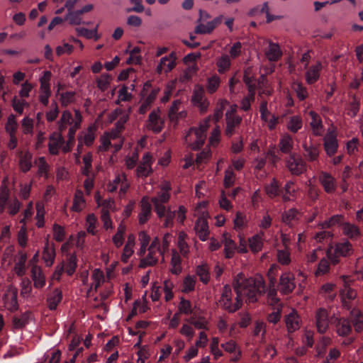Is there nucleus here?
<instances>
[{
	"instance_id": "f257e3e1",
	"label": "nucleus",
	"mask_w": 363,
	"mask_h": 363,
	"mask_svg": "<svg viewBox=\"0 0 363 363\" xmlns=\"http://www.w3.org/2000/svg\"><path fill=\"white\" fill-rule=\"evenodd\" d=\"M233 285L236 297L233 299L232 290L229 286L225 285L219 299L220 306L229 313H234L241 307L242 296H246L250 303H254L265 289L264 278L260 275L245 278L242 273H239L234 278Z\"/></svg>"
},
{
	"instance_id": "f03ea898",
	"label": "nucleus",
	"mask_w": 363,
	"mask_h": 363,
	"mask_svg": "<svg viewBox=\"0 0 363 363\" xmlns=\"http://www.w3.org/2000/svg\"><path fill=\"white\" fill-rule=\"evenodd\" d=\"M210 118L203 120L199 128H191L185 135V143L192 149L197 150L204 143L207 131L209 127Z\"/></svg>"
},
{
	"instance_id": "7ed1b4c3",
	"label": "nucleus",
	"mask_w": 363,
	"mask_h": 363,
	"mask_svg": "<svg viewBox=\"0 0 363 363\" xmlns=\"http://www.w3.org/2000/svg\"><path fill=\"white\" fill-rule=\"evenodd\" d=\"M82 122V115L78 110H74V114L72 115L69 111H63L61 118L58 123L59 130L62 132L67 126H69L68 135L72 139L74 138L77 129L79 127Z\"/></svg>"
},
{
	"instance_id": "20e7f679",
	"label": "nucleus",
	"mask_w": 363,
	"mask_h": 363,
	"mask_svg": "<svg viewBox=\"0 0 363 363\" xmlns=\"http://www.w3.org/2000/svg\"><path fill=\"white\" fill-rule=\"evenodd\" d=\"M170 184L167 182H164L161 185L160 190L157 193V195L151 199V201L155 207V211L160 218L164 217L166 214L167 209L164 204L168 202L170 199Z\"/></svg>"
},
{
	"instance_id": "39448f33",
	"label": "nucleus",
	"mask_w": 363,
	"mask_h": 363,
	"mask_svg": "<svg viewBox=\"0 0 363 363\" xmlns=\"http://www.w3.org/2000/svg\"><path fill=\"white\" fill-rule=\"evenodd\" d=\"M353 252L352 244L347 240H344L335 244L334 247L328 248L327 257L333 264H336L340 262V257H350L353 254Z\"/></svg>"
},
{
	"instance_id": "423d86ee",
	"label": "nucleus",
	"mask_w": 363,
	"mask_h": 363,
	"mask_svg": "<svg viewBox=\"0 0 363 363\" xmlns=\"http://www.w3.org/2000/svg\"><path fill=\"white\" fill-rule=\"evenodd\" d=\"M162 254L163 252L160 248L159 239L155 238L147 248V254L143 255V257L140 259V267L144 268L155 265L157 262L159 256Z\"/></svg>"
},
{
	"instance_id": "0eeeda50",
	"label": "nucleus",
	"mask_w": 363,
	"mask_h": 363,
	"mask_svg": "<svg viewBox=\"0 0 363 363\" xmlns=\"http://www.w3.org/2000/svg\"><path fill=\"white\" fill-rule=\"evenodd\" d=\"M199 14L200 18L198 21V25L195 28V33L198 34L211 33L216 28V25L221 23L223 18L220 16L214 18L213 21H206L209 18L208 13L203 11H200Z\"/></svg>"
},
{
	"instance_id": "6e6552de",
	"label": "nucleus",
	"mask_w": 363,
	"mask_h": 363,
	"mask_svg": "<svg viewBox=\"0 0 363 363\" xmlns=\"http://www.w3.org/2000/svg\"><path fill=\"white\" fill-rule=\"evenodd\" d=\"M52 74L50 71H45L40 77L39 101L43 105L47 106L49 102V97L51 95L50 79Z\"/></svg>"
},
{
	"instance_id": "1a4fd4ad",
	"label": "nucleus",
	"mask_w": 363,
	"mask_h": 363,
	"mask_svg": "<svg viewBox=\"0 0 363 363\" xmlns=\"http://www.w3.org/2000/svg\"><path fill=\"white\" fill-rule=\"evenodd\" d=\"M236 110L237 105L233 104L230 106L225 113V134L228 136H231L235 133V129L242 121L241 117L235 114Z\"/></svg>"
},
{
	"instance_id": "9d476101",
	"label": "nucleus",
	"mask_w": 363,
	"mask_h": 363,
	"mask_svg": "<svg viewBox=\"0 0 363 363\" xmlns=\"http://www.w3.org/2000/svg\"><path fill=\"white\" fill-rule=\"evenodd\" d=\"M191 102L201 113H204L208 110L210 103L204 96V89L201 86H195L191 96Z\"/></svg>"
},
{
	"instance_id": "9b49d317",
	"label": "nucleus",
	"mask_w": 363,
	"mask_h": 363,
	"mask_svg": "<svg viewBox=\"0 0 363 363\" xmlns=\"http://www.w3.org/2000/svg\"><path fill=\"white\" fill-rule=\"evenodd\" d=\"M187 209L184 206H179L177 211H172L170 208H168L165 214V220L164 225L167 228L173 225V218L176 217L177 220L180 224H184L186 218Z\"/></svg>"
},
{
	"instance_id": "f8f14e48",
	"label": "nucleus",
	"mask_w": 363,
	"mask_h": 363,
	"mask_svg": "<svg viewBox=\"0 0 363 363\" xmlns=\"http://www.w3.org/2000/svg\"><path fill=\"white\" fill-rule=\"evenodd\" d=\"M286 165L294 175H299L306 171V164L299 156L291 155L286 160Z\"/></svg>"
},
{
	"instance_id": "ddd939ff",
	"label": "nucleus",
	"mask_w": 363,
	"mask_h": 363,
	"mask_svg": "<svg viewBox=\"0 0 363 363\" xmlns=\"http://www.w3.org/2000/svg\"><path fill=\"white\" fill-rule=\"evenodd\" d=\"M164 127V120L160 109L153 110L146 122V128L154 133H159Z\"/></svg>"
},
{
	"instance_id": "4468645a",
	"label": "nucleus",
	"mask_w": 363,
	"mask_h": 363,
	"mask_svg": "<svg viewBox=\"0 0 363 363\" xmlns=\"http://www.w3.org/2000/svg\"><path fill=\"white\" fill-rule=\"evenodd\" d=\"M17 294L18 290L16 288L12 286L8 287L3 298L5 309L9 311H14L18 308Z\"/></svg>"
},
{
	"instance_id": "2eb2a0df",
	"label": "nucleus",
	"mask_w": 363,
	"mask_h": 363,
	"mask_svg": "<svg viewBox=\"0 0 363 363\" xmlns=\"http://www.w3.org/2000/svg\"><path fill=\"white\" fill-rule=\"evenodd\" d=\"M176 66V56L174 52L168 56L162 57L156 67V72L159 74L170 72Z\"/></svg>"
},
{
	"instance_id": "dca6fc26",
	"label": "nucleus",
	"mask_w": 363,
	"mask_h": 363,
	"mask_svg": "<svg viewBox=\"0 0 363 363\" xmlns=\"http://www.w3.org/2000/svg\"><path fill=\"white\" fill-rule=\"evenodd\" d=\"M296 284L294 275L290 272L281 274L279 279V290L284 294H288L293 291Z\"/></svg>"
},
{
	"instance_id": "f3484780",
	"label": "nucleus",
	"mask_w": 363,
	"mask_h": 363,
	"mask_svg": "<svg viewBox=\"0 0 363 363\" xmlns=\"http://www.w3.org/2000/svg\"><path fill=\"white\" fill-rule=\"evenodd\" d=\"M247 71H245L244 75V81L248 86L249 94L241 101V108L244 111H248L250 108L251 102L255 99V84L250 77L247 75Z\"/></svg>"
},
{
	"instance_id": "a211bd4d",
	"label": "nucleus",
	"mask_w": 363,
	"mask_h": 363,
	"mask_svg": "<svg viewBox=\"0 0 363 363\" xmlns=\"http://www.w3.org/2000/svg\"><path fill=\"white\" fill-rule=\"evenodd\" d=\"M152 155L147 152L143 155L142 161L136 169L137 176L139 177H147L152 172Z\"/></svg>"
},
{
	"instance_id": "6ab92c4d",
	"label": "nucleus",
	"mask_w": 363,
	"mask_h": 363,
	"mask_svg": "<svg viewBox=\"0 0 363 363\" xmlns=\"http://www.w3.org/2000/svg\"><path fill=\"white\" fill-rule=\"evenodd\" d=\"M285 325L288 333H294L298 330L301 326V318L294 309H291V311L285 315L284 318Z\"/></svg>"
},
{
	"instance_id": "aec40b11",
	"label": "nucleus",
	"mask_w": 363,
	"mask_h": 363,
	"mask_svg": "<svg viewBox=\"0 0 363 363\" xmlns=\"http://www.w3.org/2000/svg\"><path fill=\"white\" fill-rule=\"evenodd\" d=\"M208 218H198L194 225V231L201 241H206L210 234Z\"/></svg>"
},
{
	"instance_id": "412c9836",
	"label": "nucleus",
	"mask_w": 363,
	"mask_h": 363,
	"mask_svg": "<svg viewBox=\"0 0 363 363\" xmlns=\"http://www.w3.org/2000/svg\"><path fill=\"white\" fill-rule=\"evenodd\" d=\"M324 147L329 156L334 155L337 150V141L335 132L333 129H328L324 138Z\"/></svg>"
},
{
	"instance_id": "4be33fe9",
	"label": "nucleus",
	"mask_w": 363,
	"mask_h": 363,
	"mask_svg": "<svg viewBox=\"0 0 363 363\" xmlns=\"http://www.w3.org/2000/svg\"><path fill=\"white\" fill-rule=\"evenodd\" d=\"M317 330L320 333H324L328 328V314L325 309L320 308L315 314Z\"/></svg>"
},
{
	"instance_id": "5701e85b",
	"label": "nucleus",
	"mask_w": 363,
	"mask_h": 363,
	"mask_svg": "<svg viewBox=\"0 0 363 363\" xmlns=\"http://www.w3.org/2000/svg\"><path fill=\"white\" fill-rule=\"evenodd\" d=\"M141 211L138 214V221L143 225L149 220L152 214V208L147 197H143L140 201Z\"/></svg>"
},
{
	"instance_id": "b1692460",
	"label": "nucleus",
	"mask_w": 363,
	"mask_h": 363,
	"mask_svg": "<svg viewBox=\"0 0 363 363\" xmlns=\"http://www.w3.org/2000/svg\"><path fill=\"white\" fill-rule=\"evenodd\" d=\"M64 144V139L62 136L61 132L53 133L50 136V141L48 144L49 152L52 155H57L60 148Z\"/></svg>"
},
{
	"instance_id": "393cba45",
	"label": "nucleus",
	"mask_w": 363,
	"mask_h": 363,
	"mask_svg": "<svg viewBox=\"0 0 363 363\" xmlns=\"http://www.w3.org/2000/svg\"><path fill=\"white\" fill-rule=\"evenodd\" d=\"M222 242L224 245V252L226 258H231L237 250V245L228 233L223 234Z\"/></svg>"
},
{
	"instance_id": "a878e982",
	"label": "nucleus",
	"mask_w": 363,
	"mask_h": 363,
	"mask_svg": "<svg viewBox=\"0 0 363 363\" xmlns=\"http://www.w3.org/2000/svg\"><path fill=\"white\" fill-rule=\"evenodd\" d=\"M319 181L327 193H333L336 188L335 179L328 173L321 172Z\"/></svg>"
},
{
	"instance_id": "bb28decb",
	"label": "nucleus",
	"mask_w": 363,
	"mask_h": 363,
	"mask_svg": "<svg viewBox=\"0 0 363 363\" xmlns=\"http://www.w3.org/2000/svg\"><path fill=\"white\" fill-rule=\"evenodd\" d=\"M321 69L322 65L320 62L312 65L305 74L306 82L310 84L315 83L319 79Z\"/></svg>"
},
{
	"instance_id": "cd10ccee",
	"label": "nucleus",
	"mask_w": 363,
	"mask_h": 363,
	"mask_svg": "<svg viewBox=\"0 0 363 363\" xmlns=\"http://www.w3.org/2000/svg\"><path fill=\"white\" fill-rule=\"evenodd\" d=\"M264 239V234L262 231L250 238L248 242L250 250L254 253L261 251L263 247Z\"/></svg>"
},
{
	"instance_id": "c85d7f7f",
	"label": "nucleus",
	"mask_w": 363,
	"mask_h": 363,
	"mask_svg": "<svg viewBox=\"0 0 363 363\" xmlns=\"http://www.w3.org/2000/svg\"><path fill=\"white\" fill-rule=\"evenodd\" d=\"M308 115L311 118L310 125L313 134L321 135L323 133V127L320 116L313 111H308Z\"/></svg>"
},
{
	"instance_id": "c756f323",
	"label": "nucleus",
	"mask_w": 363,
	"mask_h": 363,
	"mask_svg": "<svg viewBox=\"0 0 363 363\" xmlns=\"http://www.w3.org/2000/svg\"><path fill=\"white\" fill-rule=\"evenodd\" d=\"M135 243V238L133 234H130L128 237L127 241L123 248L121 255V260L123 262H127L129 258L134 252V246Z\"/></svg>"
},
{
	"instance_id": "7c9ffc66",
	"label": "nucleus",
	"mask_w": 363,
	"mask_h": 363,
	"mask_svg": "<svg viewBox=\"0 0 363 363\" xmlns=\"http://www.w3.org/2000/svg\"><path fill=\"white\" fill-rule=\"evenodd\" d=\"M55 257V250L52 244H50L48 240L46 241L43 251V259L46 266L50 267L52 265Z\"/></svg>"
},
{
	"instance_id": "2f4dec72",
	"label": "nucleus",
	"mask_w": 363,
	"mask_h": 363,
	"mask_svg": "<svg viewBox=\"0 0 363 363\" xmlns=\"http://www.w3.org/2000/svg\"><path fill=\"white\" fill-rule=\"evenodd\" d=\"M31 276L36 288H42L45 284V278L41 268L38 265L32 266Z\"/></svg>"
},
{
	"instance_id": "473e14b6",
	"label": "nucleus",
	"mask_w": 363,
	"mask_h": 363,
	"mask_svg": "<svg viewBox=\"0 0 363 363\" xmlns=\"http://www.w3.org/2000/svg\"><path fill=\"white\" fill-rule=\"evenodd\" d=\"M27 260V255L23 252H19L17 255L16 264L13 267L14 272L19 277H22L25 274L26 268V262Z\"/></svg>"
},
{
	"instance_id": "72a5a7b5",
	"label": "nucleus",
	"mask_w": 363,
	"mask_h": 363,
	"mask_svg": "<svg viewBox=\"0 0 363 363\" xmlns=\"http://www.w3.org/2000/svg\"><path fill=\"white\" fill-rule=\"evenodd\" d=\"M95 138L94 130L91 128H89L86 132L82 133L79 138V144L77 146L78 155L80 154L81 150L80 148L82 145H86L87 146L91 145L94 142Z\"/></svg>"
},
{
	"instance_id": "f704fd0d",
	"label": "nucleus",
	"mask_w": 363,
	"mask_h": 363,
	"mask_svg": "<svg viewBox=\"0 0 363 363\" xmlns=\"http://www.w3.org/2000/svg\"><path fill=\"white\" fill-rule=\"evenodd\" d=\"M99 24H97L93 29L89 30L87 28L79 27L75 29L79 35L83 36L86 39H94L98 40L101 35L98 33Z\"/></svg>"
},
{
	"instance_id": "c9c22d12",
	"label": "nucleus",
	"mask_w": 363,
	"mask_h": 363,
	"mask_svg": "<svg viewBox=\"0 0 363 363\" xmlns=\"http://www.w3.org/2000/svg\"><path fill=\"white\" fill-rule=\"evenodd\" d=\"M62 298V291L58 289H55L52 291L47 298L48 306L50 310H55L57 305L61 302Z\"/></svg>"
},
{
	"instance_id": "e433bc0d",
	"label": "nucleus",
	"mask_w": 363,
	"mask_h": 363,
	"mask_svg": "<svg viewBox=\"0 0 363 363\" xmlns=\"http://www.w3.org/2000/svg\"><path fill=\"white\" fill-rule=\"evenodd\" d=\"M19 166L21 169L26 172L32 167L33 155L29 151L21 152L19 155Z\"/></svg>"
},
{
	"instance_id": "4c0bfd02",
	"label": "nucleus",
	"mask_w": 363,
	"mask_h": 363,
	"mask_svg": "<svg viewBox=\"0 0 363 363\" xmlns=\"http://www.w3.org/2000/svg\"><path fill=\"white\" fill-rule=\"evenodd\" d=\"M188 235L184 231H181L178 234L177 246L180 253L183 256H187L189 253V246L186 242Z\"/></svg>"
},
{
	"instance_id": "58836bf2",
	"label": "nucleus",
	"mask_w": 363,
	"mask_h": 363,
	"mask_svg": "<svg viewBox=\"0 0 363 363\" xmlns=\"http://www.w3.org/2000/svg\"><path fill=\"white\" fill-rule=\"evenodd\" d=\"M140 48L135 47L131 50L126 49L125 53H129L130 57L127 59L128 65H140L142 62V56L140 55Z\"/></svg>"
},
{
	"instance_id": "ea45409f",
	"label": "nucleus",
	"mask_w": 363,
	"mask_h": 363,
	"mask_svg": "<svg viewBox=\"0 0 363 363\" xmlns=\"http://www.w3.org/2000/svg\"><path fill=\"white\" fill-rule=\"evenodd\" d=\"M305 150L304 156L308 161H315L319 156V150L313 144L308 145L306 143L303 144Z\"/></svg>"
},
{
	"instance_id": "a19ab883",
	"label": "nucleus",
	"mask_w": 363,
	"mask_h": 363,
	"mask_svg": "<svg viewBox=\"0 0 363 363\" xmlns=\"http://www.w3.org/2000/svg\"><path fill=\"white\" fill-rule=\"evenodd\" d=\"M85 207V200L84 199L83 192L77 190L75 192L73 204L71 208L72 211L75 212H80Z\"/></svg>"
},
{
	"instance_id": "79ce46f5",
	"label": "nucleus",
	"mask_w": 363,
	"mask_h": 363,
	"mask_svg": "<svg viewBox=\"0 0 363 363\" xmlns=\"http://www.w3.org/2000/svg\"><path fill=\"white\" fill-rule=\"evenodd\" d=\"M351 318L352 319L353 324L357 332H360L363 330V315L362 312L357 308H354L350 312Z\"/></svg>"
},
{
	"instance_id": "37998d69",
	"label": "nucleus",
	"mask_w": 363,
	"mask_h": 363,
	"mask_svg": "<svg viewBox=\"0 0 363 363\" xmlns=\"http://www.w3.org/2000/svg\"><path fill=\"white\" fill-rule=\"evenodd\" d=\"M342 233L345 235L349 237L351 239L357 238L360 235V230L359 228L352 223H345L342 224Z\"/></svg>"
},
{
	"instance_id": "c03bdc74",
	"label": "nucleus",
	"mask_w": 363,
	"mask_h": 363,
	"mask_svg": "<svg viewBox=\"0 0 363 363\" xmlns=\"http://www.w3.org/2000/svg\"><path fill=\"white\" fill-rule=\"evenodd\" d=\"M281 55V52L278 44L269 43L266 51V56L270 61H277Z\"/></svg>"
},
{
	"instance_id": "a18cd8bd",
	"label": "nucleus",
	"mask_w": 363,
	"mask_h": 363,
	"mask_svg": "<svg viewBox=\"0 0 363 363\" xmlns=\"http://www.w3.org/2000/svg\"><path fill=\"white\" fill-rule=\"evenodd\" d=\"M145 296L146 294H145L142 299L137 300L134 302L133 308L130 312L129 318H131L138 313H143L147 310V302L145 298Z\"/></svg>"
},
{
	"instance_id": "49530a36",
	"label": "nucleus",
	"mask_w": 363,
	"mask_h": 363,
	"mask_svg": "<svg viewBox=\"0 0 363 363\" xmlns=\"http://www.w3.org/2000/svg\"><path fill=\"white\" fill-rule=\"evenodd\" d=\"M294 141L291 136L288 134L284 135L279 142V149L284 153H289L292 150Z\"/></svg>"
},
{
	"instance_id": "de8ad7c7",
	"label": "nucleus",
	"mask_w": 363,
	"mask_h": 363,
	"mask_svg": "<svg viewBox=\"0 0 363 363\" xmlns=\"http://www.w3.org/2000/svg\"><path fill=\"white\" fill-rule=\"evenodd\" d=\"M303 121L299 116H291L286 124L287 129L292 133H296L302 128Z\"/></svg>"
},
{
	"instance_id": "09e8293b",
	"label": "nucleus",
	"mask_w": 363,
	"mask_h": 363,
	"mask_svg": "<svg viewBox=\"0 0 363 363\" xmlns=\"http://www.w3.org/2000/svg\"><path fill=\"white\" fill-rule=\"evenodd\" d=\"M65 20L68 21L69 23L72 26H79L83 23L82 14L78 10L67 12Z\"/></svg>"
},
{
	"instance_id": "8fccbe9b",
	"label": "nucleus",
	"mask_w": 363,
	"mask_h": 363,
	"mask_svg": "<svg viewBox=\"0 0 363 363\" xmlns=\"http://www.w3.org/2000/svg\"><path fill=\"white\" fill-rule=\"evenodd\" d=\"M351 326L346 319H339L336 325V330L340 336H346L351 332Z\"/></svg>"
},
{
	"instance_id": "3c124183",
	"label": "nucleus",
	"mask_w": 363,
	"mask_h": 363,
	"mask_svg": "<svg viewBox=\"0 0 363 363\" xmlns=\"http://www.w3.org/2000/svg\"><path fill=\"white\" fill-rule=\"evenodd\" d=\"M97 218L94 213H90L87 216L86 220V231L94 235L97 233Z\"/></svg>"
},
{
	"instance_id": "603ef678",
	"label": "nucleus",
	"mask_w": 363,
	"mask_h": 363,
	"mask_svg": "<svg viewBox=\"0 0 363 363\" xmlns=\"http://www.w3.org/2000/svg\"><path fill=\"white\" fill-rule=\"evenodd\" d=\"M111 77L108 74H103L100 75L96 80L97 88L101 91L107 90L111 82Z\"/></svg>"
},
{
	"instance_id": "864d4df0",
	"label": "nucleus",
	"mask_w": 363,
	"mask_h": 363,
	"mask_svg": "<svg viewBox=\"0 0 363 363\" xmlns=\"http://www.w3.org/2000/svg\"><path fill=\"white\" fill-rule=\"evenodd\" d=\"M158 90L153 89L148 96L145 99V101L142 103L140 106L139 112L142 114L145 113L147 110L150 108L151 104L155 101L156 96L157 95Z\"/></svg>"
},
{
	"instance_id": "5fc2aeb1",
	"label": "nucleus",
	"mask_w": 363,
	"mask_h": 363,
	"mask_svg": "<svg viewBox=\"0 0 363 363\" xmlns=\"http://www.w3.org/2000/svg\"><path fill=\"white\" fill-rule=\"evenodd\" d=\"M91 289L94 288L95 290L101 285L104 281V276L102 271L99 269H95L93 270L91 274Z\"/></svg>"
},
{
	"instance_id": "6e6d98bb",
	"label": "nucleus",
	"mask_w": 363,
	"mask_h": 363,
	"mask_svg": "<svg viewBox=\"0 0 363 363\" xmlns=\"http://www.w3.org/2000/svg\"><path fill=\"white\" fill-rule=\"evenodd\" d=\"M230 60L228 55H223L217 60L216 65L218 67V72L223 73L229 69L230 67Z\"/></svg>"
},
{
	"instance_id": "4d7b16f0",
	"label": "nucleus",
	"mask_w": 363,
	"mask_h": 363,
	"mask_svg": "<svg viewBox=\"0 0 363 363\" xmlns=\"http://www.w3.org/2000/svg\"><path fill=\"white\" fill-rule=\"evenodd\" d=\"M193 309L191 302L182 297L178 305L179 314L190 315L192 313Z\"/></svg>"
},
{
	"instance_id": "13d9d810",
	"label": "nucleus",
	"mask_w": 363,
	"mask_h": 363,
	"mask_svg": "<svg viewBox=\"0 0 363 363\" xmlns=\"http://www.w3.org/2000/svg\"><path fill=\"white\" fill-rule=\"evenodd\" d=\"M277 259L279 264L282 265H289L291 261L290 252L286 248L284 250H277Z\"/></svg>"
},
{
	"instance_id": "bf43d9fd",
	"label": "nucleus",
	"mask_w": 363,
	"mask_h": 363,
	"mask_svg": "<svg viewBox=\"0 0 363 363\" xmlns=\"http://www.w3.org/2000/svg\"><path fill=\"white\" fill-rule=\"evenodd\" d=\"M139 241L140 247L138 251V255L142 257L146 252V247L149 245L150 238L145 231H141L139 233Z\"/></svg>"
},
{
	"instance_id": "052dcab7",
	"label": "nucleus",
	"mask_w": 363,
	"mask_h": 363,
	"mask_svg": "<svg viewBox=\"0 0 363 363\" xmlns=\"http://www.w3.org/2000/svg\"><path fill=\"white\" fill-rule=\"evenodd\" d=\"M99 207L101 208V213L110 214V212H114L116 210L115 201L112 199L103 200V202L99 203Z\"/></svg>"
},
{
	"instance_id": "680f3d73",
	"label": "nucleus",
	"mask_w": 363,
	"mask_h": 363,
	"mask_svg": "<svg viewBox=\"0 0 363 363\" xmlns=\"http://www.w3.org/2000/svg\"><path fill=\"white\" fill-rule=\"evenodd\" d=\"M233 223L235 230L239 231L247 225V218L246 216L241 212H237Z\"/></svg>"
},
{
	"instance_id": "e2e57ef3",
	"label": "nucleus",
	"mask_w": 363,
	"mask_h": 363,
	"mask_svg": "<svg viewBox=\"0 0 363 363\" xmlns=\"http://www.w3.org/2000/svg\"><path fill=\"white\" fill-rule=\"evenodd\" d=\"M279 184L275 179H273L270 184L264 187L265 192L269 198H274L279 194Z\"/></svg>"
},
{
	"instance_id": "0e129e2a",
	"label": "nucleus",
	"mask_w": 363,
	"mask_h": 363,
	"mask_svg": "<svg viewBox=\"0 0 363 363\" xmlns=\"http://www.w3.org/2000/svg\"><path fill=\"white\" fill-rule=\"evenodd\" d=\"M330 271V264L328 259L323 257L322 258L318 264L317 269L315 272V275L316 277H320L324 274H326Z\"/></svg>"
},
{
	"instance_id": "69168bd1",
	"label": "nucleus",
	"mask_w": 363,
	"mask_h": 363,
	"mask_svg": "<svg viewBox=\"0 0 363 363\" xmlns=\"http://www.w3.org/2000/svg\"><path fill=\"white\" fill-rule=\"evenodd\" d=\"M196 277L193 275H187L183 280L182 291L188 293L192 291L195 288Z\"/></svg>"
},
{
	"instance_id": "338daca9",
	"label": "nucleus",
	"mask_w": 363,
	"mask_h": 363,
	"mask_svg": "<svg viewBox=\"0 0 363 363\" xmlns=\"http://www.w3.org/2000/svg\"><path fill=\"white\" fill-rule=\"evenodd\" d=\"M196 272L203 283L206 284L208 282L210 279V274L208 268L206 264H201L198 266Z\"/></svg>"
},
{
	"instance_id": "774afa93",
	"label": "nucleus",
	"mask_w": 363,
	"mask_h": 363,
	"mask_svg": "<svg viewBox=\"0 0 363 363\" xmlns=\"http://www.w3.org/2000/svg\"><path fill=\"white\" fill-rule=\"evenodd\" d=\"M291 87L300 100H303L308 96L307 90L301 82H294Z\"/></svg>"
}]
</instances>
